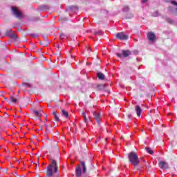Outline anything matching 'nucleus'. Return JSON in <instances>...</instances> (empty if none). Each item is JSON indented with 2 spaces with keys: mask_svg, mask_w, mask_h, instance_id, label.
I'll list each match as a JSON object with an SVG mask.
<instances>
[{
  "mask_svg": "<svg viewBox=\"0 0 177 177\" xmlns=\"http://www.w3.org/2000/svg\"><path fill=\"white\" fill-rule=\"evenodd\" d=\"M79 162L83 168V170H82L83 174H86V164L85 163V161L84 160V159H80Z\"/></svg>",
  "mask_w": 177,
  "mask_h": 177,
  "instance_id": "6e6552de",
  "label": "nucleus"
},
{
  "mask_svg": "<svg viewBox=\"0 0 177 177\" xmlns=\"http://www.w3.org/2000/svg\"><path fill=\"white\" fill-rule=\"evenodd\" d=\"M159 167L161 168V169H169V165L167 162L160 161L159 162Z\"/></svg>",
  "mask_w": 177,
  "mask_h": 177,
  "instance_id": "0eeeda50",
  "label": "nucleus"
},
{
  "mask_svg": "<svg viewBox=\"0 0 177 177\" xmlns=\"http://www.w3.org/2000/svg\"><path fill=\"white\" fill-rule=\"evenodd\" d=\"M32 37H37V35H32Z\"/></svg>",
  "mask_w": 177,
  "mask_h": 177,
  "instance_id": "72a5a7b5",
  "label": "nucleus"
},
{
  "mask_svg": "<svg viewBox=\"0 0 177 177\" xmlns=\"http://www.w3.org/2000/svg\"><path fill=\"white\" fill-rule=\"evenodd\" d=\"M52 115H54L55 120V121H56L57 122H59V121H60V118H59V117H60V113H58L57 111H53V112L52 113Z\"/></svg>",
  "mask_w": 177,
  "mask_h": 177,
  "instance_id": "ddd939ff",
  "label": "nucleus"
},
{
  "mask_svg": "<svg viewBox=\"0 0 177 177\" xmlns=\"http://www.w3.org/2000/svg\"><path fill=\"white\" fill-rule=\"evenodd\" d=\"M46 142L49 147V151L51 154L59 153V145H57V142L49 139H47Z\"/></svg>",
  "mask_w": 177,
  "mask_h": 177,
  "instance_id": "7ed1b4c3",
  "label": "nucleus"
},
{
  "mask_svg": "<svg viewBox=\"0 0 177 177\" xmlns=\"http://www.w3.org/2000/svg\"><path fill=\"white\" fill-rule=\"evenodd\" d=\"M71 10H78V7L72 6L70 8Z\"/></svg>",
  "mask_w": 177,
  "mask_h": 177,
  "instance_id": "bb28decb",
  "label": "nucleus"
},
{
  "mask_svg": "<svg viewBox=\"0 0 177 177\" xmlns=\"http://www.w3.org/2000/svg\"><path fill=\"white\" fill-rule=\"evenodd\" d=\"M115 37L118 39H120V41H127L128 39V35L124 32H118L115 35Z\"/></svg>",
  "mask_w": 177,
  "mask_h": 177,
  "instance_id": "423d86ee",
  "label": "nucleus"
},
{
  "mask_svg": "<svg viewBox=\"0 0 177 177\" xmlns=\"http://www.w3.org/2000/svg\"><path fill=\"white\" fill-rule=\"evenodd\" d=\"M97 77L99 80H104L105 76L104 74H103L102 72H99L97 73Z\"/></svg>",
  "mask_w": 177,
  "mask_h": 177,
  "instance_id": "dca6fc26",
  "label": "nucleus"
},
{
  "mask_svg": "<svg viewBox=\"0 0 177 177\" xmlns=\"http://www.w3.org/2000/svg\"><path fill=\"white\" fill-rule=\"evenodd\" d=\"M82 115L83 117L84 122H85V124H88V118H86V113H85V112H83L82 113Z\"/></svg>",
  "mask_w": 177,
  "mask_h": 177,
  "instance_id": "f3484780",
  "label": "nucleus"
},
{
  "mask_svg": "<svg viewBox=\"0 0 177 177\" xmlns=\"http://www.w3.org/2000/svg\"><path fill=\"white\" fill-rule=\"evenodd\" d=\"M15 32H13V30H7L6 31V35H7V37H11V35H12V34L14 33Z\"/></svg>",
  "mask_w": 177,
  "mask_h": 177,
  "instance_id": "a211bd4d",
  "label": "nucleus"
},
{
  "mask_svg": "<svg viewBox=\"0 0 177 177\" xmlns=\"http://www.w3.org/2000/svg\"><path fill=\"white\" fill-rule=\"evenodd\" d=\"M75 175L77 177L81 176V175H82V169L81 168V166H77L76 167Z\"/></svg>",
  "mask_w": 177,
  "mask_h": 177,
  "instance_id": "4468645a",
  "label": "nucleus"
},
{
  "mask_svg": "<svg viewBox=\"0 0 177 177\" xmlns=\"http://www.w3.org/2000/svg\"><path fill=\"white\" fill-rule=\"evenodd\" d=\"M40 44L43 45V46H48L50 42H49V40H46L45 41L40 42Z\"/></svg>",
  "mask_w": 177,
  "mask_h": 177,
  "instance_id": "412c9836",
  "label": "nucleus"
},
{
  "mask_svg": "<svg viewBox=\"0 0 177 177\" xmlns=\"http://www.w3.org/2000/svg\"><path fill=\"white\" fill-rule=\"evenodd\" d=\"M62 115H64V117H65V118H68V112H67L66 110L63 109L62 111Z\"/></svg>",
  "mask_w": 177,
  "mask_h": 177,
  "instance_id": "aec40b11",
  "label": "nucleus"
},
{
  "mask_svg": "<svg viewBox=\"0 0 177 177\" xmlns=\"http://www.w3.org/2000/svg\"><path fill=\"white\" fill-rule=\"evenodd\" d=\"M121 139H122V137H121Z\"/></svg>",
  "mask_w": 177,
  "mask_h": 177,
  "instance_id": "e433bc0d",
  "label": "nucleus"
},
{
  "mask_svg": "<svg viewBox=\"0 0 177 177\" xmlns=\"http://www.w3.org/2000/svg\"><path fill=\"white\" fill-rule=\"evenodd\" d=\"M12 12L17 19H21L23 17V14L16 7H12Z\"/></svg>",
  "mask_w": 177,
  "mask_h": 177,
  "instance_id": "20e7f679",
  "label": "nucleus"
},
{
  "mask_svg": "<svg viewBox=\"0 0 177 177\" xmlns=\"http://www.w3.org/2000/svg\"><path fill=\"white\" fill-rule=\"evenodd\" d=\"M91 50H92L91 49V47H86L85 48V51L88 53V55H89L91 53Z\"/></svg>",
  "mask_w": 177,
  "mask_h": 177,
  "instance_id": "393cba45",
  "label": "nucleus"
},
{
  "mask_svg": "<svg viewBox=\"0 0 177 177\" xmlns=\"http://www.w3.org/2000/svg\"><path fill=\"white\" fill-rule=\"evenodd\" d=\"M106 84H97L96 86L97 91H103L104 88H106Z\"/></svg>",
  "mask_w": 177,
  "mask_h": 177,
  "instance_id": "2eb2a0df",
  "label": "nucleus"
},
{
  "mask_svg": "<svg viewBox=\"0 0 177 177\" xmlns=\"http://www.w3.org/2000/svg\"><path fill=\"white\" fill-rule=\"evenodd\" d=\"M122 53V54H117L118 57H120V59H124V57H128V56H131V55L132 54V53L129 50H123Z\"/></svg>",
  "mask_w": 177,
  "mask_h": 177,
  "instance_id": "39448f33",
  "label": "nucleus"
},
{
  "mask_svg": "<svg viewBox=\"0 0 177 177\" xmlns=\"http://www.w3.org/2000/svg\"><path fill=\"white\" fill-rule=\"evenodd\" d=\"M142 2H143L144 3L147 2V0H142Z\"/></svg>",
  "mask_w": 177,
  "mask_h": 177,
  "instance_id": "2f4dec72",
  "label": "nucleus"
},
{
  "mask_svg": "<svg viewBox=\"0 0 177 177\" xmlns=\"http://www.w3.org/2000/svg\"><path fill=\"white\" fill-rule=\"evenodd\" d=\"M46 132H50V129H49V127H46Z\"/></svg>",
  "mask_w": 177,
  "mask_h": 177,
  "instance_id": "c756f323",
  "label": "nucleus"
},
{
  "mask_svg": "<svg viewBox=\"0 0 177 177\" xmlns=\"http://www.w3.org/2000/svg\"><path fill=\"white\" fill-rule=\"evenodd\" d=\"M4 97V100H6V102H8V98H6L5 97Z\"/></svg>",
  "mask_w": 177,
  "mask_h": 177,
  "instance_id": "473e14b6",
  "label": "nucleus"
},
{
  "mask_svg": "<svg viewBox=\"0 0 177 177\" xmlns=\"http://www.w3.org/2000/svg\"><path fill=\"white\" fill-rule=\"evenodd\" d=\"M129 160L130 161V164L131 165H134L136 169H139V164H140V160H139V156H138V153L135 151H131L128 155Z\"/></svg>",
  "mask_w": 177,
  "mask_h": 177,
  "instance_id": "f03ea898",
  "label": "nucleus"
},
{
  "mask_svg": "<svg viewBox=\"0 0 177 177\" xmlns=\"http://www.w3.org/2000/svg\"><path fill=\"white\" fill-rule=\"evenodd\" d=\"M46 177H60L59 174V165L55 159H51L50 165L46 167Z\"/></svg>",
  "mask_w": 177,
  "mask_h": 177,
  "instance_id": "f257e3e1",
  "label": "nucleus"
},
{
  "mask_svg": "<svg viewBox=\"0 0 177 177\" xmlns=\"http://www.w3.org/2000/svg\"><path fill=\"white\" fill-rule=\"evenodd\" d=\"M147 38L152 42L156 41V35L153 32H149L147 35Z\"/></svg>",
  "mask_w": 177,
  "mask_h": 177,
  "instance_id": "1a4fd4ad",
  "label": "nucleus"
},
{
  "mask_svg": "<svg viewBox=\"0 0 177 177\" xmlns=\"http://www.w3.org/2000/svg\"><path fill=\"white\" fill-rule=\"evenodd\" d=\"M42 8H43L44 10H46L47 9H49V7L47 6H43Z\"/></svg>",
  "mask_w": 177,
  "mask_h": 177,
  "instance_id": "c85d7f7f",
  "label": "nucleus"
},
{
  "mask_svg": "<svg viewBox=\"0 0 177 177\" xmlns=\"http://www.w3.org/2000/svg\"><path fill=\"white\" fill-rule=\"evenodd\" d=\"M10 99L11 102H12V103H15V104L17 103V99L15 98L14 97H10Z\"/></svg>",
  "mask_w": 177,
  "mask_h": 177,
  "instance_id": "b1692460",
  "label": "nucleus"
},
{
  "mask_svg": "<svg viewBox=\"0 0 177 177\" xmlns=\"http://www.w3.org/2000/svg\"><path fill=\"white\" fill-rule=\"evenodd\" d=\"M94 34H95V35H102V31H101V30L95 31V32H94Z\"/></svg>",
  "mask_w": 177,
  "mask_h": 177,
  "instance_id": "cd10ccee",
  "label": "nucleus"
},
{
  "mask_svg": "<svg viewBox=\"0 0 177 177\" xmlns=\"http://www.w3.org/2000/svg\"><path fill=\"white\" fill-rule=\"evenodd\" d=\"M94 118H95L97 124L99 125L100 124V113L96 112L93 113Z\"/></svg>",
  "mask_w": 177,
  "mask_h": 177,
  "instance_id": "9b49d317",
  "label": "nucleus"
},
{
  "mask_svg": "<svg viewBox=\"0 0 177 177\" xmlns=\"http://www.w3.org/2000/svg\"><path fill=\"white\" fill-rule=\"evenodd\" d=\"M106 92H108V93H110V91H106Z\"/></svg>",
  "mask_w": 177,
  "mask_h": 177,
  "instance_id": "c9c22d12",
  "label": "nucleus"
},
{
  "mask_svg": "<svg viewBox=\"0 0 177 177\" xmlns=\"http://www.w3.org/2000/svg\"><path fill=\"white\" fill-rule=\"evenodd\" d=\"M106 142H107V140H109V138H105Z\"/></svg>",
  "mask_w": 177,
  "mask_h": 177,
  "instance_id": "f704fd0d",
  "label": "nucleus"
},
{
  "mask_svg": "<svg viewBox=\"0 0 177 177\" xmlns=\"http://www.w3.org/2000/svg\"><path fill=\"white\" fill-rule=\"evenodd\" d=\"M10 38H12V39H16L19 38V36L17 35V34H15L14 32Z\"/></svg>",
  "mask_w": 177,
  "mask_h": 177,
  "instance_id": "4be33fe9",
  "label": "nucleus"
},
{
  "mask_svg": "<svg viewBox=\"0 0 177 177\" xmlns=\"http://www.w3.org/2000/svg\"><path fill=\"white\" fill-rule=\"evenodd\" d=\"M150 113H156L155 117H158V111H156V110H151Z\"/></svg>",
  "mask_w": 177,
  "mask_h": 177,
  "instance_id": "a878e982",
  "label": "nucleus"
},
{
  "mask_svg": "<svg viewBox=\"0 0 177 177\" xmlns=\"http://www.w3.org/2000/svg\"><path fill=\"white\" fill-rule=\"evenodd\" d=\"M146 150H147V153H149V154H151V156H153V154H154V151H153V150H151V148L147 147H146Z\"/></svg>",
  "mask_w": 177,
  "mask_h": 177,
  "instance_id": "6ab92c4d",
  "label": "nucleus"
},
{
  "mask_svg": "<svg viewBox=\"0 0 177 177\" xmlns=\"http://www.w3.org/2000/svg\"><path fill=\"white\" fill-rule=\"evenodd\" d=\"M135 111L138 117H140V115L142 114V108H140V106L136 105L135 106Z\"/></svg>",
  "mask_w": 177,
  "mask_h": 177,
  "instance_id": "f8f14e48",
  "label": "nucleus"
},
{
  "mask_svg": "<svg viewBox=\"0 0 177 177\" xmlns=\"http://www.w3.org/2000/svg\"><path fill=\"white\" fill-rule=\"evenodd\" d=\"M59 38L60 39H65V38H67V35H66L64 33H61L59 35Z\"/></svg>",
  "mask_w": 177,
  "mask_h": 177,
  "instance_id": "5701e85b",
  "label": "nucleus"
},
{
  "mask_svg": "<svg viewBox=\"0 0 177 177\" xmlns=\"http://www.w3.org/2000/svg\"><path fill=\"white\" fill-rule=\"evenodd\" d=\"M32 113L34 114V115H35V117H37V118H41V117H42V111H41L32 109Z\"/></svg>",
  "mask_w": 177,
  "mask_h": 177,
  "instance_id": "9d476101",
  "label": "nucleus"
},
{
  "mask_svg": "<svg viewBox=\"0 0 177 177\" xmlns=\"http://www.w3.org/2000/svg\"><path fill=\"white\" fill-rule=\"evenodd\" d=\"M1 171L3 174H6V172H8V169H1Z\"/></svg>",
  "mask_w": 177,
  "mask_h": 177,
  "instance_id": "7c9ffc66",
  "label": "nucleus"
}]
</instances>
